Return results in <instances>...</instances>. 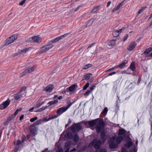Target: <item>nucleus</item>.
Instances as JSON below:
<instances>
[{
    "mask_svg": "<svg viewBox=\"0 0 152 152\" xmlns=\"http://www.w3.org/2000/svg\"><path fill=\"white\" fill-rule=\"evenodd\" d=\"M86 124H88L91 127H93L96 125V129L97 133H99L101 131H102V130H103L104 122L101 119L97 118L91 121H87L86 122Z\"/></svg>",
    "mask_w": 152,
    "mask_h": 152,
    "instance_id": "nucleus-1",
    "label": "nucleus"
},
{
    "mask_svg": "<svg viewBox=\"0 0 152 152\" xmlns=\"http://www.w3.org/2000/svg\"><path fill=\"white\" fill-rule=\"evenodd\" d=\"M101 137L103 139L102 141L100 140L96 141V139H95L92 140L89 145V146H92L94 145V148L96 150V152H104V150L100 148L101 145L103 144L104 142V130H102L101 131Z\"/></svg>",
    "mask_w": 152,
    "mask_h": 152,
    "instance_id": "nucleus-2",
    "label": "nucleus"
},
{
    "mask_svg": "<svg viewBox=\"0 0 152 152\" xmlns=\"http://www.w3.org/2000/svg\"><path fill=\"white\" fill-rule=\"evenodd\" d=\"M18 38V36L16 34L13 35L7 38L5 40L4 44V46H7L13 43Z\"/></svg>",
    "mask_w": 152,
    "mask_h": 152,
    "instance_id": "nucleus-3",
    "label": "nucleus"
},
{
    "mask_svg": "<svg viewBox=\"0 0 152 152\" xmlns=\"http://www.w3.org/2000/svg\"><path fill=\"white\" fill-rule=\"evenodd\" d=\"M53 47V45L51 44H47L42 47L38 53V54H42L49 50Z\"/></svg>",
    "mask_w": 152,
    "mask_h": 152,
    "instance_id": "nucleus-4",
    "label": "nucleus"
},
{
    "mask_svg": "<svg viewBox=\"0 0 152 152\" xmlns=\"http://www.w3.org/2000/svg\"><path fill=\"white\" fill-rule=\"evenodd\" d=\"M116 138V136L112 137L109 142V146L110 148L113 149L117 148L118 147V145L115 142V139Z\"/></svg>",
    "mask_w": 152,
    "mask_h": 152,
    "instance_id": "nucleus-5",
    "label": "nucleus"
},
{
    "mask_svg": "<svg viewBox=\"0 0 152 152\" xmlns=\"http://www.w3.org/2000/svg\"><path fill=\"white\" fill-rule=\"evenodd\" d=\"M81 128V126L79 124H74L71 126V130L73 132H75L76 131L79 132Z\"/></svg>",
    "mask_w": 152,
    "mask_h": 152,
    "instance_id": "nucleus-6",
    "label": "nucleus"
},
{
    "mask_svg": "<svg viewBox=\"0 0 152 152\" xmlns=\"http://www.w3.org/2000/svg\"><path fill=\"white\" fill-rule=\"evenodd\" d=\"M71 104L69 105L67 107H63L58 108L57 111L56 113L57 114L60 115L62 113L66 111L70 106Z\"/></svg>",
    "mask_w": 152,
    "mask_h": 152,
    "instance_id": "nucleus-7",
    "label": "nucleus"
},
{
    "mask_svg": "<svg viewBox=\"0 0 152 152\" xmlns=\"http://www.w3.org/2000/svg\"><path fill=\"white\" fill-rule=\"evenodd\" d=\"M10 101L7 99L5 101L3 104L0 105V110H2L5 109L10 104Z\"/></svg>",
    "mask_w": 152,
    "mask_h": 152,
    "instance_id": "nucleus-8",
    "label": "nucleus"
},
{
    "mask_svg": "<svg viewBox=\"0 0 152 152\" xmlns=\"http://www.w3.org/2000/svg\"><path fill=\"white\" fill-rule=\"evenodd\" d=\"M136 46V43L135 41L132 42L128 46L127 49L128 50L132 51L135 48Z\"/></svg>",
    "mask_w": 152,
    "mask_h": 152,
    "instance_id": "nucleus-9",
    "label": "nucleus"
},
{
    "mask_svg": "<svg viewBox=\"0 0 152 152\" xmlns=\"http://www.w3.org/2000/svg\"><path fill=\"white\" fill-rule=\"evenodd\" d=\"M25 96V94H21L20 92L18 91L17 93L14 94V99L15 100H17Z\"/></svg>",
    "mask_w": 152,
    "mask_h": 152,
    "instance_id": "nucleus-10",
    "label": "nucleus"
},
{
    "mask_svg": "<svg viewBox=\"0 0 152 152\" xmlns=\"http://www.w3.org/2000/svg\"><path fill=\"white\" fill-rule=\"evenodd\" d=\"M77 87V84H74L69 87L67 88L66 89V91L67 92L68 91H72L75 89H76Z\"/></svg>",
    "mask_w": 152,
    "mask_h": 152,
    "instance_id": "nucleus-11",
    "label": "nucleus"
},
{
    "mask_svg": "<svg viewBox=\"0 0 152 152\" xmlns=\"http://www.w3.org/2000/svg\"><path fill=\"white\" fill-rule=\"evenodd\" d=\"M36 68V67L35 66L31 67H29L25 70V72L26 74L32 72L34 71Z\"/></svg>",
    "mask_w": 152,
    "mask_h": 152,
    "instance_id": "nucleus-12",
    "label": "nucleus"
},
{
    "mask_svg": "<svg viewBox=\"0 0 152 152\" xmlns=\"http://www.w3.org/2000/svg\"><path fill=\"white\" fill-rule=\"evenodd\" d=\"M53 87V86L52 85H49L44 89V90L48 92H50L52 91Z\"/></svg>",
    "mask_w": 152,
    "mask_h": 152,
    "instance_id": "nucleus-13",
    "label": "nucleus"
},
{
    "mask_svg": "<svg viewBox=\"0 0 152 152\" xmlns=\"http://www.w3.org/2000/svg\"><path fill=\"white\" fill-rule=\"evenodd\" d=\"M124 0L122 1L121 3L118 4V5L116 7L113 9L112 12H114L115 11H117L118 10H119L120 8L122 7L124 5Z\"/></svg>",
    "mask_w": 152,
    "mask_h": 152,
    "instance_id": "nucleus-14",
    "label": "nucleus"
},
{
    "mask_svg": "<svg viewBox=\"0 0 152 152\" xmlns=\"http://www.w3.org/2000/svg\"><path fill=\"white\" fill-rule=\"evenodd\" d=\"M124 138L123 137L121 136H118L117 137L116 136V138L115 139V142L118 145L123 140Z\"/></svg>",
    "mask_w": 152,
    "mask_h": 152,
    "instance_id": "nucleus-15",
    "label": "nucleus"
},
{
    "mask_svg": "<svg viewBox=\"0 0 152 152\" xmlns=\"http://www.w3.org/2000/svg\"><path fill=\"white\" fill-rule=\"evenodd\" d=\"M88 51L92 54H94L96 50V48L95 46H89L88 47Z\"/></svg>",
    "mask_w": 152,
    "mask_h": 152,
    "instance_id": "nucleus-16",
    "label": "nucleus"
},
{
    "mask_svg": "<svg viewBox=\"0 0 152 152\" xmlns=\"http://www.w3.org/2000/svg\"><path fill=\"white\" fill-rule=\"evenodd\" d=\"M33 41L37 43H39L41 41L40 38L39 36H34L31 38Z\"/></svg>",
    "mask_w": 152,
    "mask_h": 152,
    "instance_id": "nucleus-17",
    "label": "nucleus"
},
{
    "mask_svg": "<svg viewBox=\"0 0 152 152\" xmlns=\"http://www.w3.org/2000/svg\"><path fill=\"white\" fill-rule=\"evenodd\" d=\"M31 47L26 48H24L23 50H20L18 52L20 55V54H23V53H27L29 51V50L31 49Z\"/></svg>",
    "mask_w": 152,
    "mask_h": 152,
    "instance_id": "nucleus-18",
    "label": "nucleus"
},
{
    "mask_svg": "<svg viewBox=\"0 0 152 152\" xmlns=\"http://www.w3.org/2000/svg\"><path fill=\"white\" fill-rule=\"evenodd\" d=\"M14 118V116L13 115H11L9 116L5 122L4 123V125H6Z\"/></svg>",
    "mask_w": 152,
    "mask_h": 152,
    "instance_id": "nucleus-19",
    "label": "nucleus"
},
{
    "mask_svg": "<svg viewBox=\"0 0 152 152\" xmlns=\"http://www.w3.org/2000/svg\"><path fill=\"white\" fill-rule=\"evenodd\" d=\"M67 35L66 34H65L62 36H61L60 37H58V38H55V39H54L52 40L51 42L52 43H55L58 41H59L60 39L63 38L64 37H66Z\"/></svg>",
    "mask_w": 152,
    "mask_h": 152,
    "instance_id": "nucleus-20",
    "label": "nucleus"
},
{
    "mask_svg": "<svg viewBox=\"0 0 152 152\" xmlns=\"http://www.w3.org/2000/svg\"><path fill=\"white\" fill-rule=\"evenodd\" d=\"M128 63V61H127L125 60L122 63L118 65L117 66V67H119L122 69L124 67L126 66V65Z\"/></svg>",
    "mask_w": 152,
    "mask_h": 152,
    "instance_id": "nucleus-21",
    "label": "nucleus"
},
{
    "mask_svg": "<svg viewBox=\"0 0 152 152\" xmlns=\"http://www.w3.org/2000/svg\"><path fill=\"white\" fill-rule=\"evenodd\" d=\"M126 132V131L125 130L123 129H121L119 130L118 134L119 135H125Z\"/></svg>",
    "mask_w": 152,
    "mask_h": 152,
    "instance_id": "nucleus-22",
    "label": "nucleus"
},
{
    "mask_svg": "<svg viewBox=\"0 0 152 152\" xmlns=\"http://www.w3.org/2000/svg\"><path fill=\"white\" fill-rule=\"evenodd\" d=\"M115 44V40H112L108 42V45L109 46H114Z\"/></svg>",
    "mask_w": 152,
    "mask_h": 152,
    "instance_id": "nucleus-23",
    "label": "nucleus"
},
{
    "mask_svg": "<svg viewBox=\"0 0 152 152\" xmlns=\"http://www.w3.org/2000/svg\"><path fill=\"white\" fill-rule=\"evenodd\" d=\"M135 69L134 63L132 62L129 68L127 69V70H129V69L132 70V71H134Z\"/></svg>",
    "mask_w": 152,
    "mask_h": 152,
    "instance_id": "nucleus-24",
    "label": "nucleus"
},
{
    "mask_svg": "<svg viewBox=\"0 0 152 152\" xmlns=\"http://www.w3.org/2000/svg\"><path fill=\"white\" fill-rule=\"evenodd\" d=\"M79 140V137L77 134H75L73 137V140L74 142H77Z\"/></svg>",
    "mask_w": 152,
    "mask_h": 152,
    "instance_id": "nucleus-25",
    "label": "nucleus"
},
{
    "mask_svg": "<svg viewBox=\"0 0 152 152\" xmlns=\"http://www.w3.org/2000/svg\"><path fill=\"white\" fill-rule=\"evenodd\" d=\"M92 75V74L90 73H88L86 74L84 76V79L86 80H88L90 78V76Z\"/></svg>",
    "mask_w": 152,
    "mask_h": 152,
    "instance_id": "nucleus-26",
    "label": "nucleus"
},
{
    "mask_svg": "<svg viewBox=\"0 0 152 152\" xmlns=\"http://www.w3.org/2000/svg\"><path fill=\"white\" fill-rule=\"evenodd\" d=\"M43 122V120L40 119L35 122L33 125L35 126L38 125L42 124Z\"/></svg>",
    "mask_w": 152,
    "mask_h": 152,
    "instance_id": "nucleus-27",
    "label": "nucleus"
},
{
    "mask_svg": "<svg viewBox=\"0 0 152 152\" xmlns=\"http://www.w3.org/2000/svg\"><path fill=\"white\" fill-rule=\"evenodd\" d=\"M48 107V106H45L43 107H42V108H40L39 109L37 110L35 112H41L43 110H45L46 109L47 107Z\"/></svg>",
    "mask_w": 152,
    "mask_h": 152,
    "instance_id": "nucleus-28",
    "label": "nucleus"
},
{
    "mask_svg": "<svg viewBox=\"0 0 152 152\" xmlns=\"http://www.w3.org/2000/svg\"><path fill=\"white\" fill-rule=\"evenodd\" d=\"M100 7V6H98L94 7L91 11L93 12H97L99 10Z\"/></svg>",
    "mask_w": 152,
    "mask_h": 152,
    "instance_id": "nucleus-29",
    "label": "nucleus"
},
{
    "mask_svg": "<svg viewBox=\"0 0 152 152\" xmlns=\"http://www.w3.org/2000/svg\"><path fill=\"white\" fill-rule=\"evenodd\" d=\"M132 145V143L131 141H128L127 142L125 145L128 148L131 147Z\"/></svg>",
    "mask_w": 152,
    "mask_h": 152,
    "instance_id": "nucleus-30",
    "label": "nucleus"
},
{
    "mask_svg": "<svg viewBox=\"0 0 152 152\" xmlns=\"http://www.w3.org/2000/svg\"><path fill=\"white\" fill-rule=\"evenodd\" d=\"M119 34L117 30H115L113 31V37H118Z\"/></svg>",
    "mask_w": 152,
    "mask_h": 152,
    "instance_id": "nucleus-31",
    "label": "nucleus"
},
{
    "mask_svg": "<svg viewBox=\"0 0 152 152\" xmlns=\"http://www.w3.org/2000/svg\"><path fill=\"white\" fill-rule=\"evenodd\" d=\"M92 66V65L91 64H87L84 66L83 68V69H86L88 68L91 67Z\"/></svg>",
    "mask_w": 152,
    "mask_h": 152,
    "instance_id": "nucleus-32",
    "label": "nucleus"
},
{
    "mask_svg": "<svg viewBox=\"0 0 152 152\" xmlns=\"http://www.w3.org/2000/svg\"><path fill=\"white\" fill-rule=\"evenodd\" d=\"M152 50V48H149L148 49H146L145 51L144 52L143 54H147L151 52Z\"/></svg>",
    "mask_w": 152,
    "mask_h": 152,
    "instance_id": "nucleus-33",
    "label": "nucleus"
},
{
    "mask_svg": "<svg viewBox=\"0 0 152 152\" xmlns=\"http://www.w3.org/2000/svg\"><path fill=\"white\" fill-rule=\"evenodd\" d=\"M27 88L25 86H23L18 91L19 92H20V93H21L23 91H26V89H27Z\"/></svg>",
    "mask_w": 152,
    "mask_h": 152,
    "instance_id": "nucleus-34",
    "label": "nucleus"
},
{
    "mask_svg": "<svg viewBox=\"0 0 152 152\" xmlns=\"http://www.w3.org/2000/svg\"><path fill=\"white\" fill-rule=\"evenodd\" d=\"M19 55H20V54H19V52H18L17 53H15L12 54V55H11L10 56V57L11 58H12L16 56H19Z\"/></svg>",
    "mask_w": 152,
    "mask_h": 152,
    "instance_id": "nucleus-35",
    "label": "nucleus"
},
{
    "mask_svg": "<svg viewBox=\"0 0 152 152\" xmlns=\"http://www.w3.org/2000/svg\"><path fill=\"white\" fill-rule=\"evenodd\" d=\"M125 29V27H123L121 29L117 31L120 34L122 31H124Z\"/></svg>",
    "mask_w": 152,
    "mask_h": 152,
    "instance_id": "nucleus-36",
    "label": "nucleus"
},
{
    "mask_svg": "<svg viewBox=\"0 0 152 152\" xmlns=\"http://www.w3.org/2000/svg\"><path fill=\"white\" fill-rule=\"evenodd\" d=\"M21 143V142L20 140H18L14 142V143L15 145H18Z\"/></svg>",
    "mask_w": 152,
    "mask_h": 152,
    "instance_id": "nucleus-37",
    "label": "nucleus"
},
{
    "mask_svg": "<svg viewBox=\"0 0 152 152\" xmlns=\"http://www.w3.org/2000/svg\"><path fill=\"white\" fill-rule=\"evenodd\" d=\"M89 84L88 83H87L83 87V89L86 90L89 87Z\"/></svg>",
    "mask_w": 152,
    "mask_h": 152,
    "instance_id": "nucleus-38",
    "label": "nucleus"
},
{
    "mask_svg": "<svg viewBox=\"0 0 152 152\" xmlns=\"http://www.w3.org/2000/svg\"><path fill=\"white\" fill-rule=\"evenodd\" d=\"M51 119L50 117L48 118V117H46L43 119H42L43 122H45L46 121H48L50 120Z\"/></svg>",
    "mask_w": 152,
    "mask_h": 152,
    "instance_id": "nucleus-39",
    "label": "nucleus"
},
{
    "mask_svg": "<svg viewBox=\"0 0 152 152\" xmlns=\"http://www.w3.org/2000/svg\"><path fill=\"white\" fill-rule=\"evenodd\" d=\"M37 118H38L37 117H35L34 118H31L30 119V121L31 122H33L34 121H36V120H37Z\"/></svg>",
    "mask_w": 152,
    "mask_h": 152,
    "instance_id": "nucleus-40",
    "label": "nucleus"
},
{
    "mask_svg": "<svg viewBox=\"0 0 152 152\" xmlns=\"http://www.w3.org/2000/svg\"><path fill=\"white\" fill-rule=\"evenodd\" d=\"M142 55L145 56V57H151L150 54V53H147V54H143L142 53Z\"/></svg>",
    "mask_w": 152,
    "mask_h": 152,
    "instance_id": "nucleus-41",
    "label": "nucleus"
},
{
    "mask_svg": "<svg viewBox=\"0 0 152 152\" xmlns=\"http://www.w3.org/2000/svg\"><path fill=\"white\" fill-rule=\"evenodd\" d=\"M145 8H142L141 9H140L138 12V14H140L145 9Z\"/></svg>",
    "mask_w": 152,
    "mask_h": 152,
    "instance_id": "nucleus-42",
    "label": "nucleus"
},
{
    "mask_svg": "<svg viewBox=\"0 0 152 152\" xmlns=\"http://www.w3.org/2000/svg\"><path fill=\"white\" fill-rule=\"evenodd\" d=\"M116 74L115 72H112L110 73L109 74L107 75L106 76H105V77H107L108 76H111L113 75H114V74Z\"/></svg>",
    "mask_w": 152,
    "mask_h": 152,
    "instance_id": "nucleus-43",
    "label": "nucleus"
},
{
    "mask_svg": "<svg viewBox=\"0 0 152 152\" xmlns=\"http://www.w3.org/2000/svg\"><path fill=\"white\" fill-rule=\"evenodd\" d=\"M91 92L89 90H88L85 93L84 95L85 96L88 95Z\"/></svg>",
    "mask_w": 152,
    "mask_h": 152,
    "instance_id": "nucleus-44",
    "label": "nucleus"
},
{
    "mask_svg": "<svg viewBox=\"0 0 152 152\" xmlns=\"http://www.w3.org/2000/svg\"><path fill=\"white\" fill-rule=\"evenodd\" d=\"M26 1V0H23L21 1L19 4V5L20 6L23 5L25 3V2Z\"/></svg>",
    "mask_w": 152,
    "mask_h": 152,
    "instance_id": "nucleus-45",
    "label": "nucleus"
},
{
    "mask_svg": "<svg viewBox=\"0 0 152 152\" xmlns=\"http://www.w3.org/2000/svg\"><path fill=\"white\" fill-rule=\"evenodd\" d=\"M95 86L94 85L90 87V89L89 90L91 92L95 88Z\"/></svg>",
    "mask_w": 152,
    "mask_h": 152,
    "instance_id": "nucleus-46",
    "label": "nucleus"
},
{
    "mask_svg": "<svg viewBox=\"0 0 152 152\" xmlns=\"http://www.w3.org/2000/svg\"><path fill=\"white\" fill-rule=\"evenodd\" d=\"M130 152H137L136 149L134 148L131 149L130 150Z\"/></svg>",
    "mask_w": 152,
    "mask_h": 152,
    "instance_id": "nucleus-47",
    "label": "nucleus"
},
{
    "mask_svg": "<svg viewBox=\"0 0 152 152\" xmlns=\"http://www.w3.org/2000/svg\"><path fill=\"white\" fill-rule=\"evenodd\" d=\"M121 152H128V151H127L126 149L125 148L123 147L122 148Z\"/></svg>",
    "mask_w": 152,
    "mask_h": 152,
    "instance_id": "nucleus-48",
    "label": "nucleus"
},
{
    "mask_svg": "<svg viewBox=\"0 0 152 152\" xmlns=\"http://www.w3.org/2000/svg\"><path fill=\"white\" fill-rule=\"evenodd\" d=\"M71 135L72 134L71 133H69L67 134V136L70 138H72V136Z\"/></svg>",
    "mask_w": 152,
    "mask_h": 152,
    "instance_id": "nucleus-49",
    "label": "nucleus"
},
{
    "mask_svg": "<svg viewBox=\"0 0 152 152\" xmlns=\"http://www.w3.org/2000/svg\"><path fill=\"white\" fill-rule=\"evenodd\" d=\"M128 35H126L124 37V39L123 40L124 41H125L128 38Z\"/></svg>",
    "mask_w": 152,
    "mask_h": 152,
    "instance_id": "nucleus-50",
    "label": "nucleus"
},
{
    "mask_svg": "<svg viewBox=\"0 0 152 152\" xmlns=\"http://www.w3.org/2000/svg\"><path fill=\"white\" fill-rule=\"evenodd\" d=\"M48 104H49V106L51 105L52 104H54L53 101H51L50 102L48 103Z\"/></svg>",
    "mask_w": 152,
    "mask_h": 152,
    "instance_id": "nucleus-51",
    "label": "nucleus"
},
{
    "mask_svg": "<svg viewBox=\"0 0 152 152\" xmlns=\"http://www.w3.org/2000/svg\"><path fill=\"white\" fill-rule=\"evenodd\" d=\"M115 69V68H114V67L110 68V69H108L107 70V71H105V72H108L110 71H112V70H114Z\"/></svg>",
    "mask_w": 152,
    "mask_h": 152,
    "instance_id": "nucleus-52",
    "label": "nucleus"
},
{
    "mask_svg": "<svg viewBox=\"0 0 152 152\" xmlns=\"http://www.w3.org/2000/svg\"><path fill=\"white\" fill-rule=\"evenodd\" d=\"M26 137L25 136H23L22 137V142H23L25 140Z\"/></svg>",
    "mask_w": 152,
    "mask_h": 152,
    "instance_id": "nucleus-53",
    "label": "nucleus"
},
{
    "mask_svg": "<svg viewBox=\"0 0 152 152\" xmlns=\"http://www.w3.org/2000/svg\"><path fill=\"white\" fill-rule=\"evenodd\" d=\"M41 106V104H37L35 107V108H38L40 107Z\"/></svg>",
    "mask_w": 152,
    "mask_h": 152,
    "instance_id": "nucleus-54",
    "label": "nucleus"
},
{
    "mask_svg": "<svg viewBox=\"0 0 152 152\" xmlns=\"http://www.w3.org/2000/svg\"><path fill=\"white\" fill-rule=\"evenodd\" d=\"M80 6H78L77 8H76V9H75L74 10V12H76L77 11L78 9H79V8H80Z\"/></svg>",
    "mask_w": 152,
    "mask_h": 152,
    "instance_id": "nucleus-55",
    "label": "nucleus"
},
{
    "mask_svg": "<svg viewBox=\"0 0 152 152\" xmlns=\"http://www.w3.org/2000/svg\"><path fill=\"white\" fill-rule=\"evenodd\" d=\"M56 152H63V149L61 148L59 149Z\"/></svg>",
    "mask_w": 152,
    "mask_h": 152,
    "instance_id": "nucleus-56",
    "label": "nucleus"
},
{
    "mask_svg": "<svg viewBox=\"0 0 152 152\" xmlns=\"http://www.w3.org/2000/svg\"><path fill=\"white\" fill-rule=\"evenodd\" d=\"M116 89H117V87L115 86H114L113 88V90L114 92H115L116 91Z\"/></svg>",
    "mask_w": 152,
    "mask_h": 152,
    "instance_id": "nucleus-57",
    "label": "nucleus"
},
{
    "mask_svg": "<svg viewBox=\"0 0 152 152\" xmlns=\"http://www.w3.org/2000/svg\"><path fill=\"white\" fill-rule=\"evenodd\" d=\"M69 143L68 142H66L65 144V146L66 147V148H67L69 146Z\"/></svg>",
    "mask_w": 152,
    "mask_h": 152,
    "instance_id": "nucleus-58",
    "label": "nucleus"
},
{
    "mask_svg": "<svg viewBox=\"0 0 152 152\" xmlns=\"http://www.w3.org/2000/svg\"><path fill=\"white\" fill-rule=\"evenodd\" d=\"M24 116V115H21V116L20 117V121H21L23 118Z\"/></svg>",
    "mask_w": 152,
    "mask_h": 152,
    "instance_id": "nucleus-59",
    "label": "nucleus"
},
{
    "mask_svg": "<svg viewBox=\"0 0 152 152\" xmlns=\"http://www.w3.org/2000/svg\"><path fill=\"white\" fill-rule=\"evenodd\" d=\"M111 4V2L110 1H109L107 4V7H108L110 6Z\"/></svg>",
    "mask_w": 152,
    "mask_h": 152,
    "instance_id": "nucleus-60",
    "label": "nucleus"
},
{
    "mask_svg": "<svg viewBox=\"0 0 152 152\" xmlns=\"http://www.w3.org/2000/svg\"><path fill=\"white\" fill-rule=\"evenodd\" d=\"M57 117V115H56V116H52V117H50V118H51V119H54V118H56Z\"/></svg>",
    "mask_w": 152,
    "mask_h": 152,
    "instance_id": "nucleus-61",
    "label": "nucleus"
},
{
    "mask_svg": "<svg viewBox=\"0 0 152 152\" xmlns=\"http://www.w3.org/2000/svg\"><path fill=\"white\" fill-rule=\"evenodd\" d=\"M53 101V104H55L57 103L58 102V100L56 99Z\"/></svg>",
    "mask_w": 152,
    "mask_h": 152,
    "instance_id": "nucleus-62",
    "label": "nucleus"
},
{
    "mask_svg": "<svg viewBox=\"0 0 152 152\" xmlns=\"http://www.w3.org/2000/svg\"><path fill=\"white\" fill-rule=\"evenodd\" d=\"M34 109V107H33L32 108H31L29 110V111L31 112H32L33 111V110Z\"/></svg>",
    "mask_w": 152,
    "mask_h": 152,
    "instance_id": "nucleus-63",
    "label": "nucleus"
},
{
    "mask_svg": "<svg viewBox=\"0 0 152 152\" xmlns=\"http://www.w3.org/2000/svg\"><path fill=\"white\" fill-rule=\"evenodd\" d=\"M18 112H19L18 111H17V110H16V111H15V113H14V115L16 116L18 114Z\"/></svg>",
    "mask_w": 152,
    "mask_h": 152,
    "instance_id": "nucleus-64",
    "label": "nucleus"
}]
</instances>
